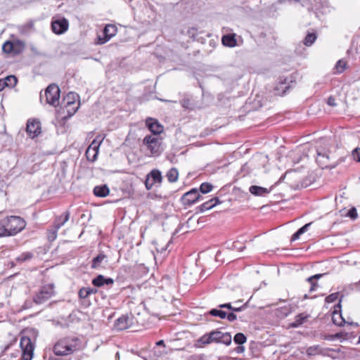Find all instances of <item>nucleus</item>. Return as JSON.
I'll return each instance as SVG.
<instances>
[{
	"mask_svg": "<svg viewBox=\"0 0 360 360\" xmlns=\"http://www.w3.org/2000/svg\"><path fill=\"white\" fill-rule=\"evenodd\" d=\"M328 155L326 153H321L318 152L316 157V162L322 168L327 167L328 165Z\"/></svg>",
	"mask_w": 360,
	"mask_h": 360,
	"instance_id": "obj_23",
	"label": "nucleus"
},
{
	"mask_svg": "<svg viewBox=\"0 0 360 360\" xmlns=\"http://www.w3.org/2000/svg\"><path fill=\"white\" fill-rule=\"evenodd\" d=\"M79 296L82 299H85L88 297L87 293L86 292L85 288H83L79 291Z\"/></svg>",
	"mask_w": 360,
	"mask_h": 360,
	"instance_id": "obj_43",
	"label": "nucleus"
},
{
	"mask_svg": "<svg viewBox=\"0 0 360 360\" xmlns=\"http://www.w3.org/2000/svg\"><path fill=\"white\" fill-rule=\"evenodd\" d=\"M231 343V337L230 335H229L227 333H226V345H229Z\"/></svg>",
	"mask_w": 360,
	"mask_h": 360,
	"instance_id": "obj_56",
	"label": "nucleus"
},
{
	"mask_svg": "<svg viewBox=\"0 0 360 360\" xmlns=\"http://www.w3.org/2000/svg\"><path fill=\"white\" fill-rule=\"evenodd\" d=\"M352 156L356 161L360 162V148H356L353 150Z\"/></svg>",
	"mask_w": 360,
	"mask_h": 360,
	"instance_id": "obj_42",
	"label": "nucleus"
},
{
	"mask_svg": "<svg viewBox=\"0 0 360 360\" xmlns=\"http://www.w3.org/2000/svg\"><path fill=\"white\" fill-rule=\"evenodd\" d=\"M37 331L32 328L23 332L20 346L22 349V358L23 360H32L34 350V341L37 338Z\"/></svg>",
	"mask_w": 360,
	"mask_h": 360,
	"instance_id": "obj_2",
	"label": "nucleus"
},
{
	"mask_svg": "<svg viewBox=\"0 0 360 360\" xmlns=\"http://www.w3.org/2000/svg\"><path fill=\"white\" fill-rule=\"evenodd\" d=\"M237 318L236 315L233 313V312H231V313H229L227 314L226 313V319L229 321H233L234 320H236Z\"/></svg>",
	"mask_w": 360,
	"mask_h": 360,
	"instance_id": "obj_45",
	"label": "nucleus"
},
{
	"mask_svg": "<svg viewBox=\"0 0 360 360\" xmlns=\"http://www.w3.org/2000/svg\"><path fill=\"white\" fill-rule=\"evenodd\" d=\"M27 133L28 135L34 139L41 134V124L39 121L32 120L28 121L26 128Z\"/></svg>",
	"mask_w": 360,
	"mask_h": 360,
	"instance_id": "obj_13",
	"label": "nucleus"
},
{
	"mask_svg": "<svg viewBox=\"0 0 360 360\" xmlns=\"http://www.w3.org/2000/svg\"><path fill=\"white\" fill-rule=\"evenodd\" d=\"M323 274H315V275L307 278V281L308 283H309L311 285V286L309 288V292L314 291L317 287V283L316 282H314V280L319 279V278H321L323 276Z\"/></svg>",
	"mask_w": 360,
	"mask_h": 360,
	"instance_id": "obj_26",
	"label": "nucleus"
},
{
	"mask_svg": "<svg viewBox=\"0 0 360 360\" xmlns=\"http://www.w3.org/2000/svg\"><path fill=\"white\" fill-rule=\"evenodd\" d=\"M1 360H18V359H13V358H11L8 354H4L1 356Z\"/></svg>",
	"mask_w": 360,
	"mask_h": 360,
	"instance_id": "obj_51",
	"label": "nucleus"
},
{
	"mask_svg": "<svg viewBox=\"0 0 360 360\" xmlns=\"http://www.w3.org/2000/svg\"><path fill=\"white\" fill-rule=\"evenodd\" d=\"M162 176L161 172L158 169H153L147 176L145 181L146 187L148 190L152 188L153 186L156 183H161Z\"/></svg>",
	"mask_w": 360,
	"mask_h": 360,
	"instance_id": "obj_9",
	"label": "nucleus"
},
{
	"mask_svg": "<svg viewBox=\"0 0 360 360\" xmlns=\"http://www.w3.org/2000/svg\"><path fill=\"white\" fill-rule=\"evenodd\" d=\"M79 104L77 105V106L75 107H73L72 109V112L70 111V110H68V115L70 117L72 115H73L76 112L77 110H78L79 108Z\"/></svg>",
	"mask_w": 360,
	"mask_h": 360,
	"instance_id": "obj_49",
	"label": "nucleus"
},
{
	"mask_svg": "<svg viewBox=\"0 0 360 360\" xmlns=\"http://www.w3.org/2000/svg\"><path fill=\"white\" fill-rule=\"evenodd\" d=\"M213 186L210 183H202L200 186V192L202 193H207L210 192L212 189Z\"/></svg>",
	"mask_w": 360,
	"mask_h": 360,
	"instance_id": "obj_37",
	"label": "nucleus"
},
{
	"mask_svg": "<svg viewBox=\"0 0 360 360\" xmlns=\"http://www.w3.org/2000/svg\"><path fill=\"white\" fill-rule=\"evenodd\" d=\"M188 103H189L188 100H184L182 101V106L184 108H188Z\"/></svg>",
	"mask_w": 360,
	"mask_h": 360,
	"instance_id": "obj_57",
	"label": "nucleus"
},
{
	"mask_svg": "<svg viewBox=\"0 0 360 360\" xmlns=\"http://www.w3.org/2000/svg\"><path fill=\"white\" fill-rule=\"evenodd\" d=\"M208 314L213 316H219L222 319H225V311L222 310L212 309L210 311H209Z\"/></svg>",
	"mask_w": 360,
	"mask_h": 360,
	"instance_id": "obj_34",
	"label": "nucleus"
},
{
	"mask_svg": "<svg viewBox=\"0 0 360 360\" xmlns=\"http://www.w3.org/2000/svg\"><path fill=\"white\" fill-rule=\"evenodd\" d=\"M69 219V214L66 213L64 219L62 222L58 223L55 226V229L50 231L48 234V239L49 241H53L57 237V232L62 226H63Z\"/></svg>",
	"mask_w": 360,
	"mask_h": 360,
	"instance_id": "obj_18",
	"label": "nucleus"
},
{
	"mask_svg": "<svg viewBox=\"0 0 360 360\" xmlns=\"http://www.w3.org/2000/svg\"><path fill=\"white\" fill-rule=\"evenodd\" d=\"M107 262L108 260L106 255L101 252L92 259L91 268L96 269L101 267H103V264L107 263Z\"/></svg>",
	"mask_w": 360,
	"mask_h": 360,
	"instance_id": "obj_19",
	"label": "nucleus"
},
{
	"mask_svg": "<svg viewBox=\"0 0 360 360\" xmlns=\"http://www.w3.org/2000/svg\"><path fill=\"white\" fill-rule=\"evenodd\" d=\"M219 202V200L217 198H212L210 200H207L202 203L201 205H200L198 209L200 212H203L206 210L212 209L213 207H214L217 203Z\"/></svg>",
	"mask_w": 360,
	"mask_h": 360,
	"instance_id": "obj_21",
	"label": "nucleus"
},
{
	"mask_svg": "<svg viewBox=\"0 0 360 360\" xmlns=\"http://www.w3.org/2000/svg\"><path fill=\"white\" fill-rule=\"evenodd\" d=\"M6 223L4 221V219L0 220V238L3 237H8V231L6 229Z\"/></svg>",
	"mask_w": 360,
	"mask_h": 360,
	"instance_id": "obj_32",
	"label": "nucleus"
},
{
	"mask_svg": "<svg viewBox=\"0 0 360 360\" xmlns=\"http://www.w3.org/2000/svg\"><path fill=\"white\" fill-rule=\"evenodd\" d=\"M216 260L223 262L224 259L222 257V253L221 251H218L216 255Z\"/></svg>",
	"mask_w": 360,
	"mask_h": 360,
	"instance_id": "obj_52",
	"label": "nucleus"
},
{
	"mask_svg": "<svg viewBox=\"0 0 360 360\" xmlns=\"http://www.w3.org/2000/svg\"><path fill=\"white\" fill-rule=\"evenodd\" d=\"M96 292H97V290L96 289H93V288H90V292H91V294H94Z\"/></svg>",
	"mask_w": 360,
	"mask_h": 360,
	"instance_id": "obj_62",
	"label": "nucleus"
},
{
	"mask_svg": "<svg viewBox=\"0 0 360 360\" xmlns=\"http://www.w3.org/2000/svg\"><path fill=\"white\" fill-rule=\"evenodd\" d=\"M358 287H359V290H360V281H359V283L358 284Z\"/></svg>",
	"mask_w": 360,
	"mask_h": 360,
	"instance_id": "obj_64",
	"label": "nucleus"
},
{
	"mask_svg": "<svg viewBox=\"0 0 360 360\" xmlns=\"http://www.w3.org/2000/svg\"><path fill=\"white\" fill-rule=\"evenodd\" d=\"M131 325V318L128 315H122L115 321L114 327L117 330H123L129 328Z\"/></svg>",
	"mask_w": 360,
	"mask_h": 360,
	"instance_id": "obj_12",
	"label": "nucleus"
},
{
	"mask_svg": "<svg viewBox=\"0 0 360 360\" xmlns=\"http://www.w3.org/2000/svg\"><path fill=\"white\" fill-rule=\"evenodd\" d=\"M327 103L330 106H333V107L336 106L335 99L332 96H330L328 98Z\"/></svg>",
	"mask_w": 360,
	"mask_h": 360,
	"instance_id": "obj_48",
	"label": "nucleus"
},
{
	"mask_svg": "<svg viewBox=\"0 0 360 360\" xmlns=\"http://www.w3.org/2000/svg\"><path fill=\"white\" fill-rule=\"evenodd\" d=\"M219 307L220 308H224L225 307V304H220Z\"/></svg>",
	"mask_w": 360,
	"mask_h": 360,
	"instance_id": "obj_63",
	"label": "nucleus"
},
{
	"mask_svg": "<svg viewBox=\"0 0 360 360\" xmlns=\"http://www.w3.org/2000/svg\"><path fill=\"white\" fill-rule=\"evenodd\" d=\"M146 125L149 130L155 135L160 134L163 131V127L156 120L153 118H148L146 120Z\"/></svg>",
	"mask_w": 360,
	"mask_h": 360,
	"instance_id": "obj_15",
	"label": "nucleus"
},
{
	"mask_svg": "<svg viewBox=\"0 0 360 360\" xmlns=\"http://www.w3.org/2000/svg\"><path fill=\"white\" fill-rule=\"evenodd\" d=\"M325 349H322L319 345H313L307 348V354L309 356H315L323 354Z\"/></svg>",
	"mask_w": 360,
	"mask_h": 360,
	"instance_id": "obj_24",
	"label": "nucleus"
},
{
	"mask_svg": "<svg viewBox=\"0 0 360 360\" xmlns=\"http://www.w3.org/2000/svg\"><path fill=\"white\" fill-rule=\"evenodd\" d=\"M53 295V287L51 285H44L41 288L40 291L34 295L33 300L36 304H41L49 300Z\"/></svg>",
	"mask_w": 360,
	"mask_h": 360,
	"instance_id": "obj_8",
	"label": "nucleus"
},
{
	"mask_svg": "<svg viewBox=\"0 0 360 360\" xmlns=\"http://www.w3.org/2000/svg\"><path fill=\"white\" fill-rule=\"evenodd\" d=\"M143 144L147 146L151 155H158L160 153V141L158 138L151 135L146 136L143 139Z\"/></svg>",
	"mask_w": 360,
	"mask_h": 360,
	"instance_id": "obj_6",
	"label": "nucleus"
},
{
	"mask_svg": "<svg viewBox=\"0 0 360 360\" xmlns=\"http://www.w3.org/2000/svg\"><path fill=\"white\" fill-rule=\"evenodd\" d=\"M103 139L101 136H96L88 147L86 151V156L89 160L94 162L96 160L99 147Z\"/></svg>",
	"mask_w": 360,
	"mask_h": 360,
	"instance_id": "obj_5",
	"label": "nucleus"
},
{
	"mask_svg": "<svg viewBox=\"0 0 360 360\" xmlns=\"http://www.w3.org/2000/svg\"><path fill=\"white\" fill-rule=\"evenodd\" d=\"M69 27V22L65 18L54 20L51 23V28L54 33L61 34L65 32Z\"/></svg>",
	"mask_w": 360,
	"mask_h": 360,
	"instance_id": "obj_11",
	"label": "nucleus"
},
{
	"mask_svg": "<svg viewBox=\"0 0 360 360\" xmlns=\"http://www.w3.org/2000/svg\"><path fill=\"white\" fill-rule=\"evenodd\" d=\"M200 195L195 188L184 193L181 197V202L184 205H191L200 200Z\"/></svg>",
	"mask_w": 360,
	"mask_h": 360,
	"instance_id": "obj_10",
	"label": "nucleus"
},
{
	"mask_svg": "<svg viewBox=\"0 0 360 360\" xmlns=\"http://www.w3.org/2000/svg\"><path fill=\"white\" fill-rule=\"evenodd\" d=\"M13 44V48L15 50V55L20 53L25 48V43L19 39H14L11 41Z\"/></svg>",
	"mask_w": 360,
	"mask_h": 360,
	"instance_id": "obj_27",
	"label": "nucleus"
},
{
	"mask_svg": "<svg viewBox=\"0 0 360 360\" xmlns=\"http://www.w3.org/2000/svg\"><path fill=\"white\" fill-rule=\"evenodd\" d=\"M241 301H238L235 303V306H232L231 303H226V309L233 310V311H239L242 309V307L240 306Z\"/></svg>",
	"mask_w": 360,
	"mask_h": 360,
	"instance_id": "obj_38",
	"label": "nucleus"
},
{
	"mask_svg": "<svg viewBox=\"0 0 360 360\" xmlns=\"http://www.w3.org/2000/svg\"><path fill=\"white\" fill-rule=\"evenodd\" d=\"M157 345L158 346H165V343H164V341L163 340H160L158 342H157Z\"/></svg>",
	"mask_w": 360,
	"mask_h": 360,
	"instance_id": "obj_59",
	"label": "nucleus"
},
{
	"mask_svg": "<svg viewBox=\"0 0 360 360\" xmlns=\"http://www.w3.org/2000/svg\"><path fill=\"white\" fill-rule=\"evenodd\" d=\"M301 235H302V234H301V233H300V231H297L296 233H295L292 235L291 240H297V239L300 238V236Z\"/></svg>",
	"mask_w": 360,
	"mask_h": 360,
	"instance_id": "obj_53",
	"label": "nucleus"
},
{
	"mask_svg": "<svg viewBox=\"0 0 360 360\" xmlns=\"http://www.w3.org/2000/svg\"><path fill=\"white\" fill-rule=\"evenodd\" d=\"M18 352H16L11 353V354H8V355H9V356H10L11 358H13V359H17V358H18Z\"/></svg>",
	"mask_w": 360,
	"mask_h": 360,
	"instance_id": "obj_58",
	"label": "nucleus"
},
{
	"mask_svg": "<svg viewBox=\"0 0 360 360\" xmlns=\"http://www.w3.org/2000/svg\"><path fill=\"white\" fill-rule=\"evenodd\" d=\"M4 219L6 226H7L6 229L8 231L9 236L16 235L22 231L26 226L25 221L20 217L9 216Z\"/></svg>",
	"mask_w": 360,
	"mask_h": 360,
	"instance_id": "obj_3",
	"label": "nucleus"
},
{
	"mask_svg": "<svg viewBox=\"0 0 360 360\" xmlns=\"http://www.w3.org/2000/svg\"><path fill=\"white\" fill-rule=\"evenodd\" d=\"M6 86V83L3 79H0V91Z\"/></svg>",
	"mask_w": 360,
	"mask_h": 360,
	"instance_id": "obj_55",
	"label": "nucleus"
},
{
	"mask_svg": "<svg viewBox=\"0 0 360 360\" xmlns=\"http://www.w3.org/2000/svg\"><path fill=\"white\" fill-rule=\"evenodd\" d=\"M307 319V316L299 314L296 316L295 322L292 324V327H297L303 323L304 321Z\"/></svg>",
	"mask_w": 360,
	"mask_h": 360,
	"instance_id": "obj_35",
	"label": "nucleus"
},
{
	"mask_svg": "<svg viewBox=\"0 0 360 360\" xmlns=\"http://www.w3.org/2000/svg\"><path fill=\"white\" fill-rule=\"evenodd\" d=\"M347 66V63L343 60H340L338 61V63L335 65V70L337 72L341 73L342 72Z\"/></svg>",
	"mask_w": 360,
	"mask_h": 360,
	"instance_id": "obj_36",
	"label": "nucleus"
},
{
	"mask_svg": "<svg viewBox=\"0 0 360 360\" xmlns=\"http://www.w3.org/2000/svg\"><path fill=\"white\" fill-rule=\"evenodd\" d=\"M245 248V246L242 243H239L238 245V243H233L232 245V250L237 249L238 251H241Z\"/></svg>",
	"mask_w": 360,
	"mask_h": 360,
	"instance_id": "obj_47",
	"label": "nucleus"
},
{
	"mask_svg": "<svg viewBox=\"0 0 360 360\" xmlns=\"http://www.w3.org/2000/svg\"><path fill=\"white\" fill-rule=\"evenodd\" d=\"M60 92V88L56 84H50L45 91L47 103L57 106L59 104Z\"/></svg>",
	"mask_w": 360,
	"mask_h": 360,
	"instance_id": "obj_4",
	"label": "nucleus"
},
{
	"mask_svg": "<svg viewBox=\"0 0 360 360\" xmlns=\"http://www.w3.org/2000/svg\"><path fill=\"white\" fill-rule=\"evenodd\" d=\"M337 314L335 313V311L333 313V323L336 325H338V326H342V321L341 322H339L337 321L336 318H335V315Z\"/></svg>",
	"mask_w": 360,
	"mask_h": 360,
	"instance_id": "obj_54",
	"label": "nucleus"
},
{
	"mask_svg": "<svg viewBox=\"0 0 360 360\" xmlns=\"http://www.w3.org/2000/svg\"><path fill=\"white\" fill-rule=\"evenodd\" d=\"M110 190L106 185L97 186L94 188V193L98 197L104 198L109 194Z\"/></svg>",
	"mask_w": 360,
	"mask_h": 360,
	"instance_id": "obj_22",
	"label": "nucleus"
},
{
	"mask_svg": "<svg viewBox=\"0 0 360 360\" xmlns=\"http://www.w3.org/2000/svg\"><path fill=\"white\" fill-rule=\"evenodd\" d=\"M114 280L111 278H105L103 275H98L92 281V284L96 287H101L104 285H112Z\"/></svg>",
	"mask_w": 360,
	"mask_h": 360,
	"instance_id": "obj_17",
	"label": "nucleus"
},
{
	"mask_svg": "<svg viewBox=\"0 0 360 360\" xmlns=\"http://www.w3.org/2000/svg\"><path fill=\"white\" fill-rule=\"evenodd\" d=\"M78 95L75 93H70L67 95L65 100L67 101L66 102V107H70L72 105L75 104V101L78 98Z\"/></svg>",
	"mask_w": 360,
	"mask_h": 360,
	"instance_id": "obj_29",
	"label": "nucleus"
},
{
	"mask_svg": "<svg viewBox=\"0 0 360 360\" xmlns=\"http://www.w3.org/2000/svg\"><path fill=\"white\" fill-rule=\"evenodd\" d=\"M341 337L340 333H336L335 335H329V336H325L324 339L329 340H333L337 338H340Z\"/></svg>",
	"mask_w": 360,
	"mask_h": 360,
	"instance_id": "obj_44",
	"label": "nucleus"
},
{
	"mask_svg": "<svg viewBox=\"0 0 360 360\" xmlns=\"http://www.w3.org/2000/svg\"><path fill=\"white\" fill-rule=\"evenodd\" d=\"M117 32V28L113 25H107L103 30V35L104 37L102 38L101 37H98V44H103L109 41L113 36L115 35Z\"/></svg>",
	"mask_w": 360,
	"mask_h": 360,
	"instance_id": "obj_14",
	"label": "nucleus"
},
{
	"mask_svg": "<svg viewBox=\"0 0 360 360\" xmlns=\"http://www.w3.org/2000/svg\"><path fill=\"white\" fill-rule=\"evenodd\" d=\"M85 290H86V292L87 293V295H91V292H90V288H85Z\"/></svg>",
	"mask_w": 360,
	"mask_h": 360,
	"instance_id": "obj_61",
	"label": "nucleus"
},
{
	"mask_svg": "<svg viewBox=\"0 0 360 360\" xmlns=\"http://www.w3.org/2000/svg\"><path fill=\"white\" fill-rule=\"evenodd\" d=\"M316 38L317 37L315 33H309L304 40V45L307 46H311L316 41Z\"/></svg>",
	"mask_w": 360,
	"mask_h": 360,
	"instance_id": "obj_30",
	"label": "nucleus"
},
{
	"mask_svg": "<svg viewBox=\"0 0 360 360\" xmlns=\"http://www.w3.org/2000/svg\"><path fill=\"white\" fill-rule=\"evenodd\" d=\"M311 223H308V224H306L302 227H301L298 230L300 231V233L303 234L304 233H305L308 230V228L311 226Z\"/></svg>",
	"mask_w": 360,
	"mask_h": 360,
	"instance_id": "obj_46",
	"label": "nucleus"
},
{
	"mask_svg": "<svg viewBox=\"0 0 360 360\" xmlns=\"http://www.w3.org/2000/svg\"><path fill=\"white\" fill-rule=\"evenodd\" d=\"M233 340L236 344L239 345L234 349L236 353L240 354L243 352L245 349L244 347L242 346L241 345L245 343L247 340L245 335L242 333H238L235 335Z\"/></svg>",
	"mask_w": 360,
	"mask_h": 360,
	"instance_id": "obj_16",
	"label": "nucleus"
},
{
	"mask_svg": "<svg viewBox=\"0 0 360 360\" xmlns=\"http://www.w3.org/2000/svg\"><path fill=\"white\" fill-rule=\"evenodd\" d=\"M347 216L349 217L352 219H356L358 217L357 211L356 208L352 207L351 208L347 213Z\"/></svg>",
	"mask_w": 360,
	"mask_h": 360,
	"instance_id": "obj_41",
	"label": "nucleus"
},
{
	"mask_svg": "<svg viewBox=\"0 0 360 360\" xmlns=\"http://www.w3.org/2000/svg\"><path fill=\"white\" fill-rule=\"evenodd\" d=\"M225 334L220 330H213L210 333L205 334L202 336L199 342L202 344H210L213 342H224V338Z\"/></svg>",
	"mask_w": 360,
	"mask_h": 360,
	"instance_id": "obj_7",
	"label": "nucleus"
},
{
	"mask_svg": "<svg viewBox=\"0 0 360 360\" xmlns=\"http://www.w3.org/2000/svg\"><path fill=\"white\" fill-rule=\"evenodd\" d=\"M338 298V293H332L327 296L325 299L326 302L327 303H332L334 302Z\"/></svg>",
	"mask_w": 360,
	"mask_h": 360,
	"instance_id": "obj_40",
	"label": "nucleus"
},
{
	"mask_svg": "<svg viewBox=\"0 0 360 360\" xmlns=\"http://www.w3.org/2000/svg\"><path fill=\"white\" fill-rule=\"evenodd\" d=\"M32 257V254L30 252H26L20 255L18 258L17 260L20 262H25L26 260H28Z\"/></svg>",
	"mask_w": 360,
	"mask_h": 360,
	"instance_id": "obj_39",
	"label": "nucleus"
},
{
	"mask_svg": "<svg viewBox=\"0 0 360 360\" xmlns=\"http://www.w3.org/2000/svg\"><path fill=\"white\" fill-rule=\"evenodd\" d=\"M82 344L77 337H68L60 339L53 347V352L57 356H66L81 350Z\"/></svg>",
	"mask_w": 360,
	"mask_h": 360,
	"instance_id": "obj_1",
	"label": "nucleus"
},
{
	"mask_svg": "<svg viewBox=\"0 0 360 360\" xmlns=\"http://www.w3.org/2000/svg\"><path fill=\"white\" fill-rule=\"evenodd\" d=\"M2 49L5 53L15 54L13 44L11 41H6L2 46Z\"/></svg>",
	"mask_w": 360,
	"mask_h": 360,
	"instance_id": "obj_33",
	"label": "nucleus"
},
{
	"mask_svg": "<svg viewBox=\"0 0 360 360\" xmlns=\"http://www.w3.org/2000/svg\"><path fill=\"white\" fill-rule=\"evenodd\" d=\"M225 41H226L225 34H223L221 36V44H222L223 46H225Z\"/></svg>",
	"mask_w": 360,
	"mask_h": 360,
	"instance_id": "obj_60",
	"label": "nucleus"
},
{
	"mask_svg": "<svg viewBox=\"0 0 360 360\" xmlns=\"http://www.w3.org/2000/svg\"><path fill=\"white\" fill-rule=\"evenodd\" d=\"M6 86L14 87L17 83V78L13 75L7 76L4 79Z\"/></svg>",
	"mask_w": 360,
	"mask_h": 360,
	"instance_id": "obj_31",
	"label": "nucleus"
},
{
	"mask_svg": "<svg viewBox=\"0 0 360 360\" xmlns=\"http://www.w3.org/2000/svg\"><path fill=\"white\" fill-rule=\"evenodd\" d=\"M236 37V34H226V46L234 47L239 45Z\"/></svg>",
	"mask_w": 360,
	"mask_h": 360,
	"instance_id": "obj_28",
	"label": "nucleus"
},
{
	"mask_svg": "<svg viewBox=\"0 0 360 360\" xmlns=\"http://www.w3.org/2000/svg\"><path fill=\"white\" fill-rule=\"evenodd\" d=\"M196 33V30L194 27H191L188 30V34L190 37H194L195 34Z\"/></svg>",
	"mask_w": 360,
	"mask_h": 360,
	"instance_id": "obj_50",
	"label": "nucleus"
},
{
	"mask_svg": "<svg viewBox=\"0 0 360 360\" xmlns=\"http://www.w3.org/2000/svg\"><path fill=\"white\" fill-rule=\"evenodd\" d=\"M166 176L170 183H174L178 180L179 172L176 168H171L167 173Z\"/></svg>",
	"mask_w": 360,
	"mask_h": 360,
	"instance_id": "obj_25",
	"label": "nucleus"
},
{
	"mask_svg": "<svg viewBox=\"0 0 360 360\" xmlns=\"http://www.w3.org/2000/svg\"><path fill=\"white\" fill-rule=\"evenodd\" d=\"M249 191L254 195L265 196L270 193L271 189L258 186H251Z\"/></svg>",
	"mask_w": 360,
	"mask_h": 360,
	"instance_id": "obj_20",
	"label": "nucleus"
}]
</instances>
